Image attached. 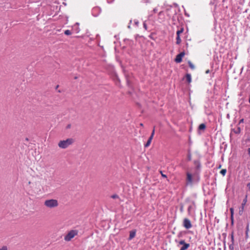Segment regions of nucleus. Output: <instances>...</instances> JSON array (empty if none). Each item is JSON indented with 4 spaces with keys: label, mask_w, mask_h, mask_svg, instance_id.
I'll use <instances>...</instances> for the list:
<instances>
[{
    "label": "nucleus",
    "mask_w": 250,
    "mask_h": 250,
    "mask_svg": "<svg viewBox=\"0 0 250 250\" xmlns=\"http://www.w3.org/2000/svg\"><path fill=\"white\" fill-rule=\"evenodd\" d=\"M74 140L72 138H68L65 140L60 141L58 144V146L62 148H66L69 145L73 144Z\"/></svg>",
    "instance_id": "nucleus-1"
},
{
    "label": "nucleus",
    "mask_w": 250,
    "mask_h": 250,
    "mask_svg": "<svg viewBox=\"0 0 250 250\" xmlns=\"http://www.w3.org/2000/svg\"><path fill=\"white\" fill-rule=\"evenodd\" d=\"M44 205L47 207L53 208L58 206V201L55 199L47 200L44 202Z\"/></svg>",
    "instance_id": "nucleus-2"
},
{
    "label": "nucleus",
    "mask_w": 250,
    "mask_h": 250,
    "mask_svg": "<svg viewBox=\"0 0 250 250\" xmlns=\"http://www.w3.org/2000/svg\"><path fill=\"white\" fill-rule=\"evenodd\" d=\"M78 231L76 230H71L64 236V240L66 241H70L75 235H77Z\"/></svg>",
    "instance_id": "nucleus-3"
},
{
    "label": "nucleus",
    "mask_w": 250,
    "mask_h": 250,
    "mask_svg": "<svg viewBox=\"0 0 250 250\" xmlns=\"http://www.w3.org/2000/svg\"><path fill=\"white\" fill-rule=\"evenodd\" d=\"M101 12V9L100 7L96 6L92 8L91 14L94 17H97Z\"/></svg>",
    "instance_id": "nucleus-4"
},
{
    "label": "nucleus",
    "mask_w": 250,
    "mask_h": 250,
    "mask_svg": "<svg viewBox=\"0 0 250 250\" xmlns=\"http://www.w3.org/2000/svg\"><path fill=\"white\" fill-rule=\"evenodd\" d=\"M183 226L187 229H189L192 227L190 221L188 218L184 219Z\"/></svg>",
    "instance_id": "nucleus-5"
},
{
    "label": "nucleus",
    "mask_w": 250,
    "mask_h": 250,
    "mask_svg": "<svg viewBox=\"0 0 250 250\" xmlns=\"http://www.w3.org/2000/svg\"><path fill=\"white\" fill-rule=\"evenodd\" d=\"M193 182L192 175L189 172L187 173V185H191Z\"/></svg>",
    "instance_id": "nucleus-6"
},
{
    "label": "nucleus",
    "mask_w": 250,
    "mask_h": 250,
    "mask_svg": "<svg viewBox=\"0 0 250 250\" xmlns=\"http://www.w3.org/2000/svg\"><path fill=\"white\" fill-rule=\"evenodd\" d=\"M185 54L184 52H182L180 53V54H178L176 56V57L175 59V62H176L177 63L181 62L182 61V58L184 56Z\"/></svg>",
    "instance_id": "nucleus-7"
},
{
    "label": "nucleus",
    "mask_w": 250,
    "mask_h": 250,
    "mask_svg": "<svg viewBox=\"0 0 250 250\" xmlns=\"http://www.w3.org/2000/svg\"><path fill=\"white\" fill-rule=\"evenodd\" d=\"M136 232L135 230H132L131 231H130L129 236V238H128V239L129 240H131L132 239H133L135 236Z\"/></svg>",
    "instance_id": "nucleus-8"
},
{
    "label": "nucleus",
    "mask_w": 250,
    "mask_h": 250,
    "mask_svg": "<svg viewBox=\"0 0 250 250\" xmlns=\"http://www.w3.org/2000/svg\"><path fill=\"white\" fill-rule=\"evenodd\" d=\"M247 197L248 195H246L245 198L243 200L242 203V210H244V207L247 202Z\"/></svg>",
    "instance_id": "nucleus-9"
},
{
    "label": "nucleus",
    "mask_w": 250,
    "mask_h": 250,
    "mask_svg": "<svg viewBox=\"0 0 250 250\" xmlns=\"http://www.w3.org/2000/svg\"><path fill=\"white\" fill-rule=\"evenodd\" d=\"M152 139H153V138H152V137H149V138L148 140H147L146 143L145 145V147H148L150 145Z\"/></svg>",
    "instance_id": "nucleus-10"
},
{
    "label": "nucleus",
    "mask_w": 250,
    "mask_h": 250,
    "mask_svg": "<svg viewBox=\"0 0 250 250\" xmlns=\"http://www.w3.org/2000/svg\"><path fill=\"white\" fill-rule=\"evenodd\" d=\"M187 80L188 83L191 82V76L190 74H187L186 76Z\"/></svg>",
    "instance_id": "nucleus-11"
},
{
    "label": "nucleus",
    "mask_w": 250,
    "mask_h": 250,
    "mask_svg": "<svg viewBox=\"0 0 250 250\" xmlns=\"http://www.w3.org/2000/svg\"><path fill=\"white\" fill-rule=\"evenodd\" d=\"M189 247V244L187 243L186 244H185L184 245H183V246L181 248L180 250H186Z\"/></svg>",
    "instance_id": "nucleus-12"
},
{
    "label": "nucleus",
    "mask_w": 250,
    "mask_h": 250,
    "mask_svg": "<svg viewBox=\"0 0 250 250\" xmlns=\"http://www.w3.org/2000/svg\"><path fill=\"white\" fill-rule=\"evenodd\" d=\"M232 130L235 134H239L241 132V129L240 127H238L236 129H233Z\"/></svg>",
    "instance_id": "nucleus-13"
},
{
    "label": "nucleus",
    "mask_w": 250,
    "mask_h": 250,
    "mask_svg": "<svg viewBox=\"0 0 250 250\" xmlns=\"http://www.w3.org/2000/svg\"><path fill=\"white\" fill-rule=\"evenodd\" d=\"M206 128V125L204 124H201L199 125L198 129L199 130H204Z\"/></svg>",
    "instance_id": "nucleus-14"
},
{
    "label": "nucleus",
    "mask_w": 250,
    "mask_h": 250,
    "mask_svg": "<svg viewBox=\"0 0 250 250\" xmlns=\"http://www.w3.org/2000/svg\"><path fill=\"white\" fill-rule=\"evenodd\" d=\"M181 42V40L180 39V36L177 35L176 37V43L177 44H179Z\"/></svg>",
    "instance_id": "nucleus-15"
},
{
    "label": "nucleus",
    "mask_w": 250,
    "mask_h": 250,
    "mask_svg": "<svg viewBox=\"0 0 250 250\" xmlns=\"http://www.w3.org/2000/svg\"><path fill=\"white\" fill-rule=\"evenodd\" d=\"M64 34L65 35H67V36H69L70 35H71L72 34V32L70 30H66L64 31Z\"/></svg>",
    "instance_id": "nucleus-16"
},
{
    "label": "nucleus",
    "mask_w": 250,
    "mask_h": 250,
    "mask_svg": "<svg viewBox=\"0 0 250 250\" xmlns=\"http://www.w3.org/2000/svg\"><path fill=\"white\" fill-rule=\"evenodd\" d=\"M184 31V29L183 28H181L180 29L178 30L177 32H176V34L177 35H179L180 36V34L182 33Z\"/></svg>",
    "instance_id": "nucleus-17"
},
{
    "label": "nucleus",
    "mask_w": 250,
    "mask_h": 250,
    "mask_svg": "<svg viewBox=\"0 0 250 250\" xmlns=\"http://www.w3.org/2000/svg\"><path fill=\"white\" fill-rule=\"evenodd\" d=\"M192 209H193V206L192 205L189 206L188 209L189 214H191Z\"/></svg>",
    "instance_id": "nucleus-18"
},
{
    "label": "nucleus",
    "mask_w": 250,
    "mask_h": 250,
    "mask_svg": "<svg viewBox=\"0 0 250 250\" xmlns=\"http://www.w3.org/2000/svg\"><path fill=\"white\" fill-rule=\"evenodd\" d=\"M230 213H231V218L232 221H233V212H234L233 208H230Z\"/></svg>",
    "instance_id": "nucleus-19"
},
{
    "label": "nucleus",
    "mask_w": 250,
    "mask_h": 250,
    "mask_svg": "<svg viewBox=\"0 0 250 250\" xmlns=\"http://www.w3.org/2000/svg\"><path fill=\"white\" fill-rule=\"evenodd\" d=\"M187 243H185V241L184 240H182L181 241H180L179 242H178V246H179V245H184L185 244H186Z\"/></svg>",
    "instance_id": "nucleus-20"
},
{
    "label": "nucleus",
    "mask_w": 250,
    "mask_h": 250,
    "mask_svg": "<svg viewBox=\"0 0 250 250\" xmlns=\"http://www.w3.org/2000/svg\"><path fill=\"white\" fill-rule=\"evenodd\" d=\"M227 170L226 169H223L221 170L220 173L224 176L226 173Z\"/></svg>",
    "instance_id": "nucleus-21"
},
{
    "label": "nucleus",
    "mask_w": 250,
    "mask_h": 250,
    "mask_svg": "<svg viewBox=\"0 0 250 250\" xmlns=\"http://www.w3.org/2000/svg\"><path fill=\"white\" fill-rule=\"evenodd\" d=\"M188 65L189 66V67L192 69H194V65L189 61L188 62Z\"/></svg>",
    "instance_id": "nucleus-22"
},
{
    "label": "nucleus",
    "mask_w": 250,
    "mask_h": 250,
    "mask_svg": "<svg viewBox=\"0 0 250 250\" xmlns=\"http://www.w3.org/2000/svg\"><path fill=\"white\" fill-rule=\"evenodd\" d=\"M229 248L230 250H234L233 243H231L230 245H229Z\"/></svg>",
    "instance_id": "nucleus-23"
},
{
    "label": "nucleus",
    "mask_w": 250,
    "mask_h": 250,
    "mask_svg": "<svg viewBox=\"0 0 250 250\" xmlns=\"http://www.w3.org/2000/svg\"><path fill=\"white\" fill-rule=\"evenodd\" d=\"M111 197L113 199H116V198H119V196L117 194H114V195H112Z\"/></svg>",
    "instance_id": "nucleus-24"
},
{
    "label": "nucleus",
    "mask_w": 250,
    "mask_h": 250,
    "mask_svg": "<svg viewBox=\"0 0 250 250\" xmlns=\"http://www.w3.org/2000/svg\"><path fill=\"white\" fill-rule=\"evenodd\" d=\"M154 133H155V126L153 127V130L152 131L150 137H152V138H153L154 136Z\"/></svg>",
    "instance_id": "nucleus-25"
},
{
    "label": "nucleus",
    "mask_w": 250,
    "mask_h": 250,
    "mask_svg": "<svg viewBox=\"0 0 250 250\" xmlns=\"http://www.w3.org/2000/svg\"><path fill=\"white\" fill-rule=\"evenodd\" d=\"M231 243H234V236H233V233L231 235Z\"/></svg>",
    "instance_id": "nucleus-26"
},
{
    "label": "nucleus",
    "mask_w": 250,
    "mask_h": 250,
    "mask_svg": "<svg viewBox=\"0 0 250 250\" xmlns=\"http://www.w3.org/2000/svg\"><path fill=\"white\" fill-rule=\"evenodd\" d=\"M143 26H144V27L145 29V30H146L147 29V25H146V21L144 22Z\"/></svg>",
    "instance_id": "nucleus-27"
},
{
    "label": "nucleus",
    "mask_w": 250,
    "mask_h": 250,
    "mask_svg": "<svg viewBox=\"0 0 250 250\" xmlns=\"http://www.w3.org/2000/svg\"><path fill=\"white\" fill-rule=\"evenodd\" d=\"M0 250H7V248L6 246H4L0 249Z\"/></svg>",
    "instance_id": "nucleus-28"
},
{
    "label": "nucleus",
    "mask_w": 250,
    "mask_h": 250,
    "mask_svg": "<svg viewBox=\"0 0 250 250\" xmlns=\"http://www.w3.org/2000/svg\"><path fill=\"white\" fill-rule=\"evenodd\" d=\"M188 159L189 160H191V154L189 153L188 154Z\"/></svg>",
    "instance_id": "nucleus-29"
},
{
    "label": "nucleus",
    "mask_w": 250,
    "mask_h": 250,
    "mask_svg": "<svg viewBox=\"0 0 250 250\" xmlns=\"http://www.w3.org/2000/svg\"><path fill=\"white\" fill-rule=\"evenodd\" d=\"M71 127V125L70 124H68L67 125L66 128V129H69Z\"/></svg>",
    "instance_id": "nucleus-30"
},
{
    "label": "nucleus",
    "mask_w": 250,
    "mask_h": 250,
    "mask_svg": "<svg viewBox=\"0 0 250 250\" xmlns=\"http://www.w3.org/2000/svg\"><path fill=\"white\" fill-rule=\"evenodd\" d=\"M134 23L136 24V26H137L139 24V21H135Z\"/></svg>",
    "instance_id": "nucleus-31"
},
{
    "label": "nucleus",
    "mask_w": 250,
    "mask_h": 250,
    "mask_svg": "<svg viewBox=\"0 0 250 250\" xmlns=\"http://www.w3.org/2000/svg\"><path fill=\"white\" fill-rule=\"evenodd\" d=\"M243 212V210H242V207H241V209L239 210V214H242Z\"/></svg>",
    "instance_id": "nucleus-32"
},
{
    "label": "nucleus",
    "mask_w": 250,
    "mask_h": 250,
    "mask_svg": "<svg viewBox=\"0 0 250 250\" xmlns=\"http://www.w3.org/2000/svg\"><path fill=\"white\" fill-rule=\"evenodd\" d=\"M243 212V210H242V207H241V209L239 210V214H242Z\"/></svg>",
    "instance_id": "nucleus-33"
},
{
    "label": "nucleus",
    "mask_w": 250,
    "mask_h": 250,
    "mask_svg": "<svg viewBox=\"0 0 250 250\" xmlns=\"http://www.w3.org/2000/svg\"><path fill=\"white\" fill-rule=\"evenodd\" d=\"M180 211H181V212H183V206H182L181 207V208H180Z\"/></svg>",
    "instance_id": "nucleus-34"
},
{
    "label": "nucleus",
    "mask_w": 250,
    "mask_h": 250,
    "mask_svg": "<svg viewBox=\"0 0 250 250\" xmlns=\"http://www.w3.org/2000/svg\"><path fill=\"white\" fill-rule=\"evenodd\" d=\"M244 122V119H241L240 120L239 124H241Z\"/></svg>",
    "instance_id": "nucleus-35"
},
{
    "label": "nucleus",
    "mask_w": 250,
    "mask_h": 250,
    "mask_svg": "<svg viewBox=\"0 0 250 250\" xmlns=\"http://www.w3.org/2000/svg\"><path fill=\"white\" fill-rule=\"evenodd\" d=\"M161 172H162V171H161ZM162 174V176L163 177H167V176L165 175V174H163L162 173H161Z\"/></svg>",
    "instance_id": "nucleus-36"
},
{
    "label": "nucleus",
    "mask_w": 250,
    "mask_h": 250,
    "mask_svg": "<svg viewBox=\"0 0 250 250\" xmlns=\"http://www.w3.org/2000/svg\"><path fill=\"white\" fill-rule=\"evenodd\" d=\"M153 11H154L155 13V12H156L157 11V9H156V8L154 9H153Z\"/></svg>",
    "instance_id": "nucleus-37"
},
{
    "label": "nucleus",
    "mask_w": 250,
    "mask_h": 250,
    "mask_svg": "<svg viewBox=\"0 0 250 250\" xmlns=\"http://www.w3.org/2000/svg\"><path fill=\"white\" fill-rule=\"evenodd\" d=\"M209 72V70H206V73H207H207H208Z\"/></svg>",
    "instance_id": "nucleus-38"
},
{
    "label": "nucleus",
    "mask_w": 250,
    "mask_h": 250,
    "mask_svg": "<svg viewBox=\"0 0 250 250\" xmlns=\"http://www.w3.org/2000/svg\"><path fill=\"white\" fill-rule=\"evenodd\" d=\"M59 85H57L56 87H55V89H57V88L59 87Z\"/></svg>",
    "instance_id": "nucleus-39"
},
{
    "label": "nucleus",
    "mask_w": 250,
    "mask_h": 250,
    "mask_svg": "<svg viewBox=\"0 0 250 250\" xmlns=\"http://www.w3.org/2000/svg\"><path fill=\"white\" fill-rule=\"evenodd\" d=\"M25 141H29V139H28V138H26L25 139Z\"/></svg>",
    "instance_id": "nucleus-40"
},
{
    "label": "nucleus",
    "mask_w": 250,
    "mask_h": 250,
    "mask_svg": "<svg viewBox=\"0 0 250 250\" xmlns=\"http://www.w3.org/2000/svg\"><path fill=\"white\" fill-rule=\"evenodd\" d=\"M248 151H249V154H250V148H249L248 149Z\"/></svg>",
    "instance_id": "nucleus-41"
},
{
    "label": "nucleus",
    "mask_w": 250,
    "mask_h": 250,
    "mask_svg": "<svg viewBox=\"0 0 250 250\" xmlns=\"http://www.w3.org/2000/svg\"><path fill=\"white\" fill-rule=\"evenodd\" d=\"M79 31V29H76V32L77 33H78Z\"/></svg>",
    "instance_id": "nucleus-42"
},
{
    "label": "nucleus",
    "mask_w": 250,
    "mask_h": 250,
    "mask_svg": "<svg viewBox=\"0 0 250 250\" xmlns=\"http://www.w3.org/2000/svg\"><path fill=\"white\" fill-rule=\"evenodd\" d=\"M140 125L141 126H143V124L142 123H141V124H140Z\"/></svg>",
    "instance_id": "nucleus-43"
},
{
    "label": "nucleus",
    "mask_w": 250,
    "mask_h": 250,
    "mask_svg": "<svg viewBox=\"0 0 250 250\" xmlns=\"http://www.w3.org/2000/svg\"><path fill=\"white\" fill-rule=\"evenodd\" d=\"M123 72H125V70L124 69V68H123Z\"/></svg>",
    "instance_id": "nucleus-44"
},
{
    "label": "nucleus",
    "mask_w": 250,
    "mask_h": 250,
    "mask_svg": "<svg viewBox=\"0 0 250 250\" xmlns=\"http://www.w3.org/2000/svg\"><path fill=\"white\" fill-rule=\"evenodd\" d=\"M58 92H60V93L61 92V91L60 90H58Z\"/></svg>",
    "instance_id": "nucleus-45"
}]
</instances>
